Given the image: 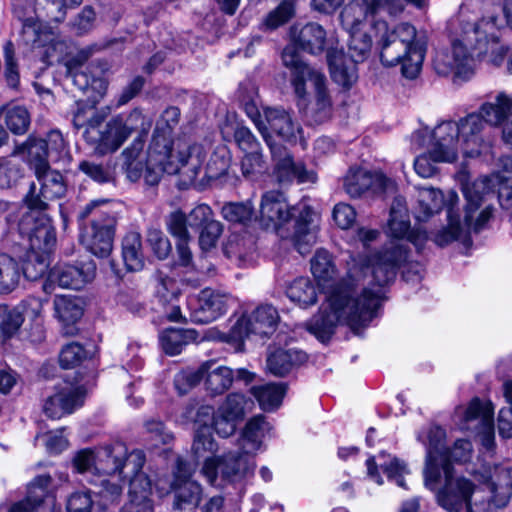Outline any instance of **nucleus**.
Masks as SVG:
<instances>
[{"instance_id": "1", "label": "nucleus", "mask_w": 512, "mask_h": 512, "mask_svg": "<svg viewBox=\"0 0 512 512\" xmlns=\"http://www.w3.org/2000/svg\"><path fill=\"white\" fill-rule=\"evenodd\" d=\"M364 270L351 258L345 277L332 285L319 312L307 323V330L321 342L328 341L338 325L346 324L358 334L376 316L380 307L379 291L360 288Z\"/></svg>"}, {"instance_id": "2", "label": "nucleus", "mask_w": 512, "mask_h": 512, "mask_svg": "<svg viewBox=\"0 0 512 512\" xmlns=\"http://www.w3.org/2000/svg\"><path fill=\"white\" fill-rule=\"evenodd\" d=\"M283 66L289 70V82L300 109L312 124L328 121L333 112V102L327 87L326 76L306 63L296 49L287 45L281 53Z\"/></svg>"}, {"instance_id": "3", "label": "nucleus", "mask_w": 512, "mask_h": 512, "mask_svg": "<svg viewBox=\"0 0 512 512\" xmlns=\"http://www.w3.org/2000/svg\"><path fill=\"white\" fill-rule=\"evenodd\" d=\"M315 212L308 205L290 206L285 195L276 190L267 191L261 197L259 222L265 229L279 231L292 218L295 219L291 240L297 251L305 255L317 241Z\"/></svg>"}, {"instance_id": "4", "label": "nucleus", "mask_w": 512, "mask_h": 512, "mask_svg": "<svg viewBox=\"0 0 512 512\" xmlns=\"http://www.w3.org/2000/svg\"><path fill=\"white\" fill-rule=\"evenodd\" d=\"M373 29L381 63L387 67L400 64L403 76L416 78L422 67L424 53L415 42V27L406 22L390 27L387 22L377 20L373 23Z\"/></svg>"}, {"instance_id": "5", "label": "nucleus", "mask_w": 512, "mask_h": 512, "mask_svg": "<svg viewBox=\"0 0 512 512\" xmlns=\"http://www.w3.org/2000/svg\"><path fill=\"white\" fill-rule=\"evenodd\" d=\"M484 121L477 113H471L458 122H442L433 130L437 140L435 159L455 161L459 151L466 157H476L491 149V142L483 135Z\"/></svg>"}, {"instance_id": "6", "label": "nucleus", "mask_w": 512, "mask_h": 512, "mask_svg": "<svg viewBox=\"0 0 512 512\" xmlns=\"http://www.w3.org/2000/svg\"><path fill=\"white\" fill-rule=\"evenodd\" d=\"M19 234L27 239L29 252L21 265L22 276L29 281L41 279L48 262L42 253L47 252L55 242V234L48 217L25 213L18 223Z\"/></svg>"}, {"instance_id": "7", "label": "nucleus", "mask_w": 512, "mask_h": 512, "mask_svg": "<svg viewBox=\"0 0 512 512\" xmlns=\"http://www.w3.org/2000/svg\"><path fill=\"white\" fill-rule=\"evenodd\" d=\"M204 159L205 151L202 145H189L184 141H178L177 153L170 152L167 156L157 153L150 145L142 177L147 185L155 186L164 172L173 175L185 169L184 173L190 179H194L197 177Z\"/></svg>"}, {"instance_id": "8", "label": "nucleus", "mask_w": 512, "mask_h": 512, "mask_svg": "<svg viewBox=\"0 0 512 512\" xmlns=\"http://www.w3.org/2000/svg\"><path fill=\"white\" fill-rule=\"evenodd\" d=\"M417 203L415 217L418 221H426L432 215L438 213L443 206L447 209L448 225L435 236L437 245L445 246L458 239L462 226L460 214L458 209H456L459 203V196L455 191L451 190L444 196L439 189L419 187Z\"/></svg>"}, {"instance_id": "9", "label": "nucleus", "mask_w": 512, "mask_h": 512, "mask_svg": "<svg viewBox=\"0 0 512 512\" xmlns=\"http://www.w3.org/2000/svg\"><path fill=\"white\" fill-rule=\"evenodd\" d=\"M445 476V484L437 493L438 504L447 512H460L464 507L467 512H477L475 499L479 498L480 491H475L474 484L465 477H455L452 465H444L440 473Z\"/></svg>"}, {"instance_id": "10", "label": "nucleus", "mask_w": 512, "mask_h": 512, "mask_svg": "<svg viewBox=\"0 0 512 512\" xmlns=\"http://www.w3.org/2000/svg\"><path fill=\"white\" fill-rule=\"evenodd\" d=\"M407 254L406 248L402 244L395 242H391L389 246L377 254L373 259L371 267L372 282H374L373 284L376 286L372 288L364 286V280L367 276V271L370 270V266L365 264L362 260H358L354 257L359 267H362L364 270V277L360 282V288H366L371 292L379 291L381 303L382 287L390 283L395 278L396 268L406 261ZM350 258H353V256H350ZM349 261H351V259L347 262Z\"/></svg>"}, {"instance_id": "11", "label": "nucleus", "mask_w": 512, "mask_h": 512, "mask_svg": "<svg viewBox=\"0 0 512 512\" xmlns=\"http://www.w3.org/2000/svg\"><path fill=\"white\" fill-rule=\"evenodd\" d=\"M39 187L31 183L23 201L29 209L27 213L44 216L42 212L49 208V203L63 197L67 191L62 174L50 168L35 173Z\"/></svg>"}, {"instance_id": "12", "label": "nucleus", "mask_w": 512, "mask_h": 512, "mask_svg": "<svg viewBox=\"0 0 512 512\" xmlns=\"http://www.w3.org/2000/svg\"><path fill=\"white\" fill-rule=\"evenodd\" d=\"M254 468L253 457L238 449L229 451L217 459H206L202 467V474L211 485H218V474L222 481L235 483L242 480Z\"/></svg>"}, {"instance_id": "13", "label": "nucleus", "mask_w": 512, "mask_h": 512, "mask_svg": "<svg viewBox=\"0 0 512 512\" xmlns=\"http://www.w3.org/2000/svg\"><path fill=\"white\" fill-rule=\"evenodd\" d=\"M498 28L499 17L497 15L485 16L475 21L462 19L455 32L453 42L459 43L470 54L474 50L482 52L489 42H496Z\"/></svg>"}, {"instance_id": "14", "label": "nucleus", "mask_w": 512, "mask_h": 512, "mask_svg": "<svg viewBox=\"0 0 512 512\" xmlns=\"http://www.w3.org/2000/svg\"><path fill=\"white\" fill-rule=\"evenodd\" d=\"M229 294L205 288L197 295L188 297L186 301L189 320L196 324H208L223 316L229 308Z\"/></svg>"}, {"instance_id": "15", "label": "nucleus", "mask_w": 512, "mask_h": 512, "mask_svg": "<svg viewBox=\"0 0 512 512\" xmlns=\"http://www.w3.org/2000/svg\"><path fill=\"white\" fill-rule=\"evenodd\" d=\"M194 467L178 457L173 468L174 480L171 489L174 493L173 509L192 512L200 503L202 488L190 479Z\"/></svg>"}, {"instance_id": "16", "label": "nucleus", "mask_w": 512, "mask_h": 512, "mask_svg": "<svg viewBox=\"0 0 512 512\" xmlns=\"http://www.w3.org/2000/svg\"><path fill=\"white\" fill-rule=\"evenodd\" d=\"M463 194L466 199L464 208V226L474 232L480 231L492 217L493 208L488 205L480 212L484 198L490 193V181L487 177L479 178L463 186Z\"/></svg>"}, {"instance_id": "17", "label": "nucleus", "mask_w": 512, "mask_h": 512, "mask_svg": "<svg viewBox=\"0 0 512 512\" xmlns=\"http://www.w3.org/2000/svg\"><path fill=\"white\" fill-rule=\"evenodd\" d=\"M279 315L271 305L258 306L249 316H242L237 319L229 332L230 339L242 341L250 335L261 337L273 333L277 325Z\"/></svg>"}, {"instance_id": "18", "label": "nucleus", "mask_w": 512, "mask_h": 512, "mask_svg": "<svg viewBox=\"0 0 512 512\" xmlns=\"http://www.w3.org/2000/svg\"><path fill=\"white\" fill-rule=\"evenodd\" d=\"M85 141L100 155L117 151L128 139L122 124V115L112 117L108 122L98 124L83 132Z\"/></svg>"}, {"instance_id": "19", "label": "nucleus", "mask_w": 512, "mask_h": 512, "mask_svg": "<svg viewBox=\"0 0 512 512\" xmlns=\"http://www.w3.org/2000/svg\"><path fill=\"white\" fill-rule=\"evenodd\" d=\"M96 274V265L92 260L78 262L75 265L62 264L54 267L43 288L45 291H52L57 284L61 288L79 290L91 282Z\"/></svg>"}, {"instance_id": "20", "label": "nucleus", "mask_w": 512, "mask_h": 512, "mask_svg": "<svg viewBox=\"0 0 512 512\" xmlns=\"http://www.w3.org/2000/svg\"><path fill=\"white\" fill-rule=\"evenodd\" d=\"M249 401L245 395L232 392L221 402L214 417V430L223 438L232 436L246 416Z\"/></svg>"}, {"instance_id": "21", "label": "nucleus", "mask_w": 512, "mask_h": 512, "mask_svg": "<svg viewBox=\"0 0 512 512\" xmlns=\"http://www.w3.org/2000/svg\"><path fill=\"white\" fill-rule=\"evenodd\" d=\"M428 438L424 482L427 488L434 490L440 479V468L451 463H449V449L444 443L445 431L440 427H432Z\"/></svg>"}, {"instance_id": "22", "label": "nucleus", "mask_w": 512, "mask_h": 512, "mask_svg": "<svg viewBox=\"0 0 512 512\" xmlns=\"http://www.w3.org/2000/svg\"><path fill=\"white\" fill-rule=\"evenodd\" d=\"M114 217L103 214L99 219H92L81 236L83 245L92 254L98 257H106L110 254L113 245L115 227Z\"/></svg>"}, {"instance_id": "23", "label": "nucleus", "mask_w": 512, "mask_h": 512, "mask_svg": "<svg viewBox=\"0 0 512 512\" xmlns=\"http://www.w3.org/2000/svg\"><path fill=\"white\" fill-rule=\"evenodd\" d=\"M472 55L462 46L452 42L450 52H438L433 65L436 73L441 76H452L453 81L467 80L472 74Z\"/></svg>"}, {"instance_id": "24", "label": "nucleus", "mask_w": 512, "mask_h": 512, "mask_svg": "<svg viewBox=\"0 0 512 512\" xmlns=\"http://www.w3.org/2000/svg\"><path fill=\"white\" fill-rule=\"evenodd\" d=\"M180 116V110L175 106L167 107L161 113L156 121V126L150 144L154 151L167 156L170 152L177 153L178 141H184L189 145H192L186 138H177L176 140L172 138L173 131L179 124Z\"/></svg>"}, {"instance_id": "25", "label": "nucleus", "mask_w": 512, "mask_h": 512, "mask_svg": "<svg viewBox=\"0 0 512 512\" xmlns=\"http://www.w3.org/2000/svg\"><path fill=\"white\" fill-rule=\"evenodd\" d=\"M51 482L48 474L37 476L28 487L26 500L13 505L8 512H54L55 498L49 493Z\"/></svg>"}, {"instance_id": "26", "label": "nucleus", "mask_w": 512, "mask_h": 512, "mask_svg": "<svg viewBox=\"0 0 512 512\" xmlns=\"http://www.w3.org/2000/svg\"><path fill=\"white\" fill-rule=\"evenodd\" d=\"M263 116L271 144L270 131L290 143H296L298 139H302V127L290 111L282 107H266L263 109Z\"/></svg>"}, {"instance_id": "27", "label": "nucleus", "mask_w": 512, "mask_h": 512, "mask_svg": "<svg viewBox=\"0 0 512 512\" xmlns=\"http://www.w3.org/2000/svg\"><path fill=\"white\" fill-rule=\"evenodd\" d=\"M84 390L80 386L65 383L44 404L45 414L52 419H59L82 406Z\"/></svg>"}, {"instance_id": "28", "label": "nucleus", "mask_w": 512, "mask_h": 512, "mask_svg": "<svg viewBox=\"0 0 512 512\" xmlns=\"http://www.w3.org/2000/svg\"><path fill=\"white\" fill-rule=\"evenodd\" d=\"M486 500L475 499L477 512H496L509 502L512 495V467L502 468L497 472V483L487 485Z\"/></svg>"}, {"instance_id": "29", "label": "nucleus", "mask_w": 512, "mask_h": 512, "mask_svg": "<svg viewBox=\"0 0 512 512\" xmlns=\"http://www.w3.org/2000/svg\"><path fill=\"white\" fill-rule=\"evenodd\" d=\"M290 36L294 42V44H290L291 46L296 50V46H298L312 55L321 54L327 46V33L320 24L315 22H309L300 28L292 26Z\"/></svg>"}, {"instance_id": "30", "label": "nucleus", "mask_w": 512, "mask_h": 512, "mask_svg": "<svg viewBox=\"0 0 512 512\" xmlns=\"http://www.w3.org/2000/svg\"><path fill=\"white\" fill-rule=\"evenodd\" d=\"M204 390L211 397L228 391L234 382L233 370L225 365H218L216 360L202 362Z\"/></svg>"}, {"instance_id": "31", "label": "nucleus", "mask_w": 512, "mask_h": 512, "mask_svg": "<svg viewBox=\"0 0 512 512\" xmlns=\"http://www.w3.org/2000/svg\"><path fill=\"white\" fill-rule=\"evenodd\" d=\"M152 482L149 477L134 479L128 489V500L119 512H154Z\"/></svg>"}, {"instance_id": "32", "label": "nucleus", "mask_w": 512, "mask_h": 512, "mask_svg": "<svg viewBox=\"0 0 512 512\" xmlns=\"http://www.w3.org/2000/svg\"><path fill=\"white\" fill-rule=\"evenodd\" d=\"M379 10H384V5H377L375 0H351L342 9L340 21L346 31L360 30L367 17Z\"/></svg>"}, {"instance_id": "33", "label": "nucleus", "mask_w": 512, "mask_h": 512, "mask_svg": "<svg viewBox=\"0 0 512 512\" xmlns=\"http://www.w3.org/2000/svg\"><path fill=\"white\" fill-rule=\"evenodd\" d=\"M327 62L331 77L337 84L349 88L357 81V63L348 59L342 50L328 49Z\"/></svg>"}, {"instance_id": "34", "label": "nucleus", "mask_w": 512, "mask_h": 512, "mask_svg": "<svg viewBox=\"0 0 512 512\" xmlns=\"http://www.w3.org/2000/svg\"><path fill=\"white\" fill-rule=\"evenodd\" d=\"M275 175L279 183H289L296 179L298 183H315L317 175L313 170H307L302 162H295L290 155L280 159L275 167Z\"/></svg>"}, {"instance_id": "35", "label": "nucleus", "mask_w": 512, "mask_h": 512, "mask_svg": "<svg viewBox=\"0 0 512 512\" xmlns=\"http://www.w3.org/2000/svg\"><path fill=\"white\" fill-rule=\"evenodd\" d=\"M27 153V163L34 174L50 168L48 162L49 151L44 139L29 137L24 143L15 147L13 156Z\"/></svg>"}, {"instance_id": "36", "label": "nucleus", "mask_w": 512, "mask_h": 512, "mask_svg": "<svg viewBox=\"0 0 512 512\" xmlns=\"http://www.w3.org/2000/svg\"><path fill=\"white\" fill-rule=\"evenodd\" d=\"M307 360L306 353L299 350L278 349L267 358V369L276 377H283Z\"/></svg>"}, {"instance_id": "37", "label": "nucleus", "mask_w": 512, "mask_h": 512, "mask_svg": "<svg viewBox=\"0 0 512 512\" xmlns=\"http://www.w3.org/2000/svg\"><path fill=\"white\" fill-rule=\"evenodd\" d=\"M266 425L267 423L262 415L251 418L238 439V449L254 458L261 448Z\"/></svg>"}, {"instance_id": "38", "label": "nucleus", "mask_w": 512, "mask_h": 512, "mask_svg": "<svg viewBox=\"0 0 512 512\" xmlns=\"http://www.w3.org/2000/svg\"><path fill=\"white\" fill-rule=\"evenodd\" d=\"M512 114V98L500 92L494 102H487L480 107L481 119L492 126H503Z\"/></svg>"}, {"instance_id": "39", "label": "nucleus", "mask_w": 512, "mask_h": 512, "mask_svg": "<svg viewBox=\"0 0 512 512\" xmlns=\"http://www.w3.org/2000/svg\"><path fill=\"white\" fill-rule=\"evenodd\" d=\"M126 448L123 442L117 441L98 450L95 470L100 474L116 475L126 456Z\"/></svg>"}, {"instance_id": "40", "label": "nucleus", "mask_w": 512, "mask_h": 512, "mask_svg": "<svg viewBox=\"0 0 512 512\" xmlns=\"http://www.w3.org/2000/svg\"><path fill=\"white\" fill-rule=\"evenodd\" d=\"M20 38L24 45L41 50L53 39V31L40 20L28 18L23 22Z\"/></svg>"}, {"instance_id": "41", "label": "nucleus", "mask_w": 512, "mask_h": 512, "mask_svg": "<svg viewBox=\"0 0 512 512\" xmlns=\"http://www.w3.org/2000/svg\"><path fill=\"white\" fill-rule=\"evenodd\" d=\"M286 390L284 383H267L251 387L250 393L264 411H273L281 405Z\"/></svg>"}, {"instance_id": "42", "label": "nucleus", "mask_w": 512, "mask_h": 512, "mask_svg": "<svg viewBox=\"0 0 512 512\" xmlns=\"http://www.w3.org/2000/svg\"><path fill=\"white\" fill-rule=\"evenodd\" d=\"M54 308L57 318L66 326L65 334L73 335L75 328L70 324H74L83 314L77 299L71 296H56Z\"/></svg>"}, {"instance_id": "43", "label": "nucleus", "mask_w": 512, "mask_h": 512, "mask_svg": "<svg viewBox=\"0 0 512 512\" xmlns=\"http://www.w3.org/2000/svg\"><path fill=\"white\" fill-rule=\"evenodd\" d=\"M296 12L294 0H282L273 10L268 12L259 24V30L262 32H272L279 27L284 26L294 16Z\"/></svg>"}, {"instance_id": "44", "label": "nucleus", "mask_w": 512, "mask_h": 512, "mask_svg": "<svg viewBox=\"0 0 512 512\" xmlns=\"http://www.w3.org/2000/svg\"><path fill=\"white\" fill-rule=\"evenodd\" d=\"M122 257L128 271H139L144 267L141 235L129 232L122 241Z\"/></svg>"}, {"instance_id": "45", "label": "nucleus", "mask_w": 512, "mask_h": 512, "mask_svg": "<svg viewBox=\"0 0 512 512\" xmlns=\"http://www.w3.org/2000/svg\"><path fill=\"white\" fill-rule=\"evenodd\" d=\"M22 277L21 264L6 253H0V293H10L17 288Z\"/></svg>"}, {"instance_id": "46", "label": "nucleus", "mask_w": 512, "mask_h": 512, "mask_svg": "<svg viewBox=\"0 0 512 512\" xmlns=\"http://www.w3.org/2000/svg\"><path fill=\"white\" fill-rule=\"evenodd\" d=\"M196 337L195 330L170 328L162 332L160 341L166 354L177 355L186 345L195 341Z\"/></svg>"}, {"instance_id": "47", "label": "nucleus", "mask_w": 512, "mask_h": 512, "mask_svg": "<svg viewBox=\"0 0 512 512\" xmlns=\"http://www.w3.org/2000/svg\"><path fill=\"white\" fill-rule=\"evenodd\" d=\"M105 120V115L97 110L96 104L85 101H77L73 111L72 123L76 129L88 132L92 127L96 128Z\"/></svg>"}, {"instance_id": "48", "label": "nucleus", "mask_w": 512, "mask_h": 512, "mask_svg": "<svg viewBox=\"0 0 512 512\" xmlns=\"http://www.w3.org/2000/svg\"><path fill=\"white\" fill-rule=\"evenodd\" d=\"M311 272L319 285L326 286L334 280L337 269L332 255L325 249H318L310 260Z\"/></svg>"}, {"instance_id": "49", "label": "nucleus", "mask_w": 512, "mask_h": 512, "mask_svg": "<svg viewBox=\"0 0 512 512\" xmlns=\"http://www.w3.org/2000/svg\"><path fill=\"white\" fill-rule=\"evenodd\" d=\"M24 322L23 312L20 307L10 308L8 305L0 304V342L14 337Z\"/></svg>"}, {"instance_id": "50", "label": "nucleus", "mask_w": 512, "mask_h": 512, "mask_svg": "<svg viewBox=\"0 0 512 512\" xmlns=\"http://www.w3.org/2000/svg\"><path fill=\"white\" fill-rule=\"evenodd\" d=\"M375 177L362 168H351L344 178V189L353 198L360 197L373 185Z\"/></svg>"}, {"instance_id": "51", "label": "nucleus", "mask_w": 512, "mask_h": 512, "mask_svg": "<svg viewBox=\"0 0 512 512\" xmlns=\"http://www.w3.org/2000/svg\"><path fill=\"white\" fill-rule=\"evenodd\" d=\"M88 482L98 488L96 493L108 503L116 502L122 495L123 486L121 480L116 475H93Z\"/></svg>"}, {"instance_id": "52", "label": "nucleus", "mask_w": 512, "mask_h": 512, "mask_svg": "<svg viewBox=\"0 0 512 512\" xmlns=\"http://www.w3.org/2000/svg\"><path fill=\"white\" fill-rule=\"evenodd\" d=\"M286 294L291 301L303 307L313 305L317 301L316 288L306 277L295 279L287 287Z\"/></svg>"}, {"instance_id": "53", "label": "nucleus", "mask_w": 512, "mask_h": 512, "mask_svg": "<svg viewBox=\"0 0 512 512\" xmlns=\"http://www.w3.org/2000/svg\"><path fill=\"white\" fill-rule=\"evenodd\" d=\"M145 454L141 450H133L128 452L126 448V456L123 459L118 475L123 478H129V484L140 476L148 477L147 474L142 472V468L145 464Z\"/></svg>"}, {"instance_id": "54", "label": "nucleus", "mask_w": 512, "mask_h": 512, "mask_svg": "<svg viewBox=\"0 0 512 512\" xmlns=\"http://www.w3.org/2000/svg\"><path fill=\"white\" fill-rule=\"evenodd\" d=\"M231 154L226 146H218L211 154L206 165V177L216 180L226 175L230 166Z\"/></svg>"}, {"instance_id": "55", "label": "nucleus", "mask_w": 512, "mask_h": 512, "mask_svg": "<svg viewBox=\"0 0 512 512\" xmlns=\"http://www.w3.org/2000/svg\"><path fill=\"white\" fill-rule=\"evenodd\" d=\"M350 39L348 43V52L350 60L355 63L363 62L371 52L372 39L371 37L360 30L348 31Z\"/></svg>"}, {"instance_id": "56", "label": "nucleus", "mask_w": 512, "mask_h": 512, "mask_svg": "<svg viewBox=\"0 0 512 512\" xmlns=\"http://www.w3.org/2000/svg\"><path fill=\"white\" fill-rule=\"evenodd\" d=\"M67 0H35V12L38 18L61 22L66 17Z\"/></svg>"}, {"instance_id": "57", "label": "nucleus", "mask_w": 512, "mask_h": 512, "mask_svg": "<svg viewBox=\"0 0 512 512\" xmlns=\"http://www.w3.org/2000/svg\"><path fill=\"white\" fill-rule=\"evenodd\" d=\"M253 248L254 243L250 237L233 235L225 244L224 253L228 258L243 263L252 254Z\"/></svg>"}, {"instance_id": "58", "label": "nucleus", "mask_w": 512, "mask_h": 512, "mask_svg": "<svg viewBox=\"0 0 512 512\" xmlns=\"http://www.w3.org/2000/svg\"><path fill=\"white\" fill-rule=\"evenodd\" d=\"M217 450L211 427L197 428L192 445V452L197 459H212L209 454H213Z\"/></svg>"}, {"instance_id": "59", "label": "nucleus", "mask_w": 512, "mask_h": 512, "mask_svg": "<svg viewBox=\"0 0 512 512\" xmlns=\"http://www.w3.org/2000/svg\"><path fill=\"white\" fill-rule=\"evenodd\" d=\"M152 122V117L144 114L139 108L133 109L126 117L122 116L123 128L128 138L133 132L147 135Z\"/></svg>"}, {"instance_id": "60", "label": "nucleus", "mask_w": 512, "mask_h": 512, "mask_svg": "<svg viewBox=\"0 0 512 512\" xmlns=\"http://www.w3.org/2000/svg\"><path fill=\"white\" fill-rule=\"evenodd\" d=\"M101 508L92 498L90 490H79L71 493L66 501L67 512H93Z\"/></svg>"}, {"instance_id": "61", "label": "nucleus", "mask_w": 512, "mask_h": 512, "mask_svg": "<svg viewBox=\"0 0 512 512\" xmlns=\"http://www.w3.org/2000/svg\"><path fill=\"white\" fill-rule=\"evenodd\" d=\"M5 123L14 134H24L30 124L28 110L22 106H13L6 111Z\"/></svg>"}, {"instance_id": "62", "label": "nucleus", "mask_w": 512, "mask_h": 512, "mask_svg": "<svg viewBox=\"0 0 512 512\" xmlns=\"http://www.w3.org/2000/svg\"><path fill=\"white\" fill-rule=\"evenodd\" d=\"M201 382L203 383L202 363L197 369L183 370L174 377V385L180 395L186 394Z\"/></svg>"}, {"instance_id": "63", "label": "nucleus", "mask_w": 512, "mask_h": 512, "mask_svg": "<svg viewBox=\"0 0 512 512\" xmlns=\"http://www.w3.org/2000/svg\"><path fill=\"white\" fill-rule=\"evenodd\" d=\"M222 216L229 222L247 223L252 219L253 206L246 203H227L222 207Z\"/></svg>"}, {"instance_id": "64", "label": "nucleus", "mask_w": 512, "mask_h": 512, "mask_svg": "<svg viewBox=\"0 0 512 512\" xmlns=\"http://www.w3.org/2000/svg\"><path fill=\"white\" fill-rule=\"evenodd\" d=\"M188 218L181 210L171 212L166 219L168 232L178 240H191V235L187 229Z\"/></svg>"}]
</instances>
